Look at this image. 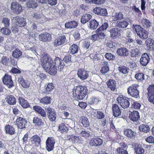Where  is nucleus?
Listing matches in <instances>:
<instances>
[{
  "mask_svg": "<svg viewBox=\"0 0 154 154\" xmlns=\"http://www.w3.org/2000/svg\"><path fill=\"white\" fill-rule=\"evenodd\" d=\"M138 86L136 84H134L130 86L128 89V93L129 95L135 98L139 97Z\"/></svg>",
  "mask_w": 154,
  "mask_h": 154,
  "instance_id": "obj_3",
  "label": "nucleus"
},
{
  "mask_svg": "<svg viewBox=\"0 0 154 154\" xmlns=\"http://www.w3.org/2000/svg\"><path fill=\"white\" fill-rule=\"evenodd\" d=\"M77 75L80 79L84 80L88 77L89 72L84 69L81 68L78 70Z\"/></svg>",
  "mask_w": 154,
  "mask_h": 154,
  "instance_id": "obj_10",
  "label": "nucleus"
},
{
  "mask_svg": "<svg viewBox=\"0 0 154 154\" xmlns=\"http://www.w3.org/2000/svg\"><path fill=\"white\" fill-rule=\"evenodd\" d=\"M71 55L69 54H67L63 58V61L66 63H70L71 61Z\"/></svg>",
  "mask_w": 154,
  "mask_h": 154,
  "instance_id": "obj_56",
  "label": "nucleus"
},
{
  "mask_svg": "<svg viewBox=\"0 0 154 154\" xmlns=\"http://www.w3.org/2000/svg\"><path fill=\"white\" fill-rule=\"evenodd\" d=\"M99 23V22L96 20H91L89 22V27L90 29H95L97 28Z\"/></svg>",
  "mask_w": 154,
  "mask_h": 154,
  "instance_id": "obj_31",
  "label": "nucleus"
},
{
  "mask_svg": "<svg viewBox=\"0 0 154 154\" xmlns=\"http://www.w3.org/2000/svg\"><path fill=\"white\" fill-rule=\"evenodd\" d=\"M124 134L128 137L130 138L134 137L135 133L130 129H125L124 131Z\"/></svg>",
  "mask_w": 154,
  "mask_h": 154,
  "instance_id": "obj_29",
  "label": "nucleus"
},
{
  "mask_svg": "<svg viewBox=\"0 0 154 154\" xmlns=\"http://www.w3.org/2000/svg\"><path fill=\"white\" fill-rule=\"evenodd\" d=\"M27 6L29 8H35L37 6V4L33 0H29L27 3Z\"/></svg>",
  "mask_w": 154,
  "mask_h": 154,
  "instance_id": "obj_49",
  "label": "nucleus"
},
{
  "mask_svg": "<svg viewBox=\"0 0 154 154\" xmlns=\"http://www.w3.org/2000/svg\"><path fill=\"white\" fill-rule=\"evenodd\" d=\"M18 82L21 84V86L25 88H28L30 85V82L28 80H24L23 77L20 76L18 78Z\"/></svg>",
  "mask_w": 154,
  "mask_h": 154,
  "instance_id": "obj_19",
  "label": "nucleus"
},
{
  "mask_svg": "<svg viewBox=\"0 0 154 154\" xmlns=\"http://www.w3.org/2000/svg\"><path fill=\"white\" fill-rule=\"evenodd\" d=\"M93 115L94 117L98 119H102L104 117L105 115L104 113L101 111L99 110H95V111L93 112Z\"/></svg>",
  "mask_w": 154,
  "mask_h": 154,
  "instance_id": "obj_33",
  "label": "nucleus"
},
{
  "mask_svg": "<svg viewBox=\"0 0 154 154\" xmlns=\"http://www.w3.org/2000/svg\"><path fill=\"white\" fill-rule=\"evenodd\" d=\"M55 140L53 137H48L46 141V148L49 152L53 150L54 148Z\"/></svg>",
  "mask_w": 154,
  "mask_h": 154,
  "instance_id": "obj_5",
  "label": "nucleus"
},
{
  "mask_svg": "<svg viewBox=\"0 0 154 154\" xmlns=\"http://www.w3.org/2000/svg\"><path fill=\"white\" fill-rule=\"evenodd\" d=\"M46 109L49 120L52 122L54 121L56 118V114L54 110L50 107H48Z\"/></svg>",
  "mask_w": 154,
  "mask_h": 154,
  "instance_id": "obj_13",
  "label": "nucleus"
},
{
  "mask_svg": "<svg viewBox=\"0 0 154 154\" xmlns=\"http://www.w3.org/2000/svg\"><path fill=\"white\" fill-rule=\"evenodd\" d=\"M113 113L115 117H118L119 116L121 113V111L119 106L116 104H114L112 106Z\"/></svg>",
  "mask_w": 154,
  "mask_h": 154,
  "instance_id": "obj_21",
  "label": "nucleus"
},
{
  "mask_svg": "<svg viewBox=\"0 0 154 154\" xmlns=\"http://www.w3.org/2000/svg\"><path fill=\"white\" fill-rule=\"evenodd\" d=\"M2 81L3 83L9 88H12L14 86V83L11 76L7 74H5L3 78Z\"/></svg>",
  "mask_w": 154,
  "mask_h": 154,
  "instance_id": "obj_7",
  "label": "nucleus"
},
{
  "mask_svg": "<svg viewBox=\"0 0 154 154\" xmlns=\"http://www.w3.org/2000/svg\"><path fill=\"white\" fill-rule=\"evenodd\" d=\"M54 88V84L52 83H50L48 84L47 87L43 91V93L45 94H49L50 93L51 90Z\"/></svg>",
  "mask_w": 154,
  "mask_h": 154,
  "instance_id": "obj_32",
  "label": "nucleus"
},
{
  "mask_svg": "<svg viewBox=\"0 0 154 154\" xmlns=\"http://www.w3.org/2000/svg\"><path fill=\"white\" fill-rule=\"evenodd\" d=\"M136 79L138 80L142 81L145 79L144 74L142 73H138L135 75Z\"/></svg>",
  "mask_w": 154,
  "mask_h": 154,
  "instance_id": "obj_54",
  "label": "nucleus"
},
{
  "mask_svg": "<svg viewBox=\"0 0 154 154\" xmlns=\"http://www.w3.org/2000/svg\"><path fill=\"white\" fill-rule=\"evenodd\" d=\"M0 61L4 65H8L10 64V60L8 57L4 56L2 53H0Z\"/></svg>",
  "mask_w": 154,
  "mask_h": 154,
  "instance_id": "obj_23",
  "label": "nucleus"
},
{
  "mask_svg": "<svg viewBox=\"0 0 154 154\" xmlns=\"http://www.w3.org/2000/svg\"><path fill=\"white\" fill-rule=\"evenodd\" d=\"M112 17L114 20L116 21L122 19L123 15L122 12L116 13Z\"/></svg>",
  "mask_w": 154,
  "mask_h": 154,
  "instance_id": "obj_46",
  "label": "nucleus"
},
{
  "mask_svg": "<svg viewBox=\"0 0 154 154\" xmlns=\"http://www.w3.org/2000/svg\"><path fill=\"white\" fill-rule=\"evenodd\" d=\"M117 151L119 154H128L127 151L121 147H118L117 149Z\"/></svg>",
  "mask_w": 154,
  "mask_h": 154,
  "instance_id": "obj_61",
  "label": "nucleus"
},
{
  "mask_svg": "<svg viewBox=\"0 0 154 154\" xmlns=\"http://www.w3.org/2000/svg\"><path fill=\"white\" fill-rule=\"evenodd\" d=\"M105 57L108 60H112L115 59V56L111 53H106L105 55Z\"/></svg>",
  "mask_w": 154,
  "mask_h": 154,
  "instance_id": "obj_57",
  "label": "nucleus"
},
{
  "mask_svg": "<svg viewBox=\"0 0 154 154\" xmlns=\"http://www.w3.org/2000/svg\"><path fill=\"white\" fill-rule=\"evenodd\" d=\"M54 63L56 67L58 68L60 67V69L63 68L64 63L62 62V60L59 58L57 57L54 59V62L52 61V64Z\"/></svg>",
  "mask_w": 154,
  "mask_h": 154,
  "instance_id": "obj_24",
  "label": "nucleus"
},
{
  "mask_svg": "<svg viewBox=\"0 0 154 154\" xmlns=\"http://www.w3.org/2000/svg\"><path fill=\"white\" fill-rule=\"evenodd\" d=\"M87 94L86 88L80 85L74 87L73 89V94L76 100L83 99Z\"/></svg>",
  "mask_w": 154,
  "mask_h": 154,
  "instance_id": "obj_2",
  "label": "nucleus"
},
{
  "mask_svg": "<svg viewBox=\"0 0 154 154\" xmlns=\"http://www.w3.org/2000/svg\"><path fill=\"white\" fill-rule=\"evenodd\" d=\"M118 104L124 109L128 108L130 105L129 99L123 97L122 96H119L117 98Z\"/></svg>",
  "mask_w": 154,
  "mask_h": 154,
  "instance_id": "obj_4",
  "label": "nucleus"
},
{
  "mask_svg": "<svg viewBox=\"0 0 154 154\" xmlns=\"http://www.w3.org/2000/svg\"><path fill=\"white\" fill-rule=\"evenodd\" d=\"M133 29L136 32L137 35L138 33H139V32L141 30V29L143 28L141 27L140 26L138 25H133Z\"/></svg>",
  "mask_w": 154,
  "mask_h": 154,
  "instance_id": "obj_59",
  "label": "nucleus"
},
{
  "mask_svg": "<svg viewBox=\"0 0 154 154\" xmlns=\"http://www.w3.org/2000/svg\"><path fill=\"white\" fill-rule=\"evenodd\" d=\"M11 20L13 22H16L17 25L20 27L24 26L26 25L25 19L21 17H13L11 19Z\"/></svg>",
  "mask_w": 154,
  "mask_h": 154,
  "instance_id": "obj_12",
  "label": "nucleus"
},
{
  "mask_svg": "<svg viewBox=\"0 0 154 154\" xmlns=\"http://www.w3.org/2000/svg\"><path fill=\"white\" fill-rule=\"evenodd\" d=\"M131 53V57H136L141 54L140 51L137 48L132 49Z\"/></svg>",
  "mask_w": 154,
  "mask_h": 154,
  "instance_id": "obj_45",
  "label": "nucleus"
},
{
  "mask_svg": "<svg viewBox=\"0 0 154 154\" xmlns=\"http://www.w3.org/2000/svg\"><path fill=\"white\" fill-rule=\"evenodd\" d=\"M129 117L132 121L136 122L140 119L139 113L137 111H133L132 112H130Z\"/></svg>",
  "mask_w": 154,
  "mask_h": 154,
  "instance_id": "obj_17",
  "label": "nucleus"
},
{
  "mask_svg": "<svg viewBox=\"0 0 154 154\" xmlns=\"http://www.w3.org/2000/svg\"><path fill=\"white\" fill-rule=\"evenodd\" d=\"M80 134L81 136L85 138L89 137L91 135L89 132L85 130H82Z\"/></svg>",
  "mask_w": 154,
  "mask_h": 154,
  "instance_id": "obj_55",
  "label": "nucleus"
},
{
  "mask_svg": "<svg viewBox=\"0 0 154 154\" xmlns=\"http://www.w3.org/2000/svg\"><path fill=\"white\" fill-rule=\"evenodd\" d=\"M119 70L123 74H126L128 72L129 69L126 67L122 66L119 67Z\"/></svg>",
  "mask_w": 154,
  "mask_h": 154,
  "instance_id": "obj_58",
  "label": "nucleus"
},
{
  "mask_svg": "<svg viewBox=\"0 0 154 154\" xmlns=\"http://www.w3.org/2000/svg\"><path fill=\"white\" fill-rule=\"evenodd\" d=\"M78 25L77 22L73 21L66 22L65 23V26L67 28H76Z\"/></svg>",
  "mask_w": 154,
  "mask_h": 154,
  "instance_id": "obj_30",
  "label": "nucleus"
},
{
  "mask_svg": "<svg viewBox=\"0 0 154 154\" xmlns=\"http://www.w3.org/2000/svg\"><path fill=\"white\" fill-rule=\"evenodd\" d=\"M141 23L144 27L146 29H148L152 26L150 21L146 18H143L141 20Z\"/></svg>",
  "mask_w": 154,
  "mask_h": 154,
  "instance_id": "obj_34",
  "label": "nucleus"
},
{
  "mask_svg": "<svg viewBox=\"0 0 154 154\" xmlns=\"http://www.w3.org/2000/svg\"><path fill=\"white\" fill-rule=\"evenodd\" d=\"M135 150L137 154H142L144 152V149L142 147L140 144L137 146L135 149Z\"/></svg>",
  "mask_w": 154,
  "mask_h": 154,
  "instance_id": "obj_50",
  "label": "nucleus"
},
{
  "mask_svg": "<svg viewBox=\"0 0 154 154\" xmlns=\"http://www.w3.org/2000/svg\"><path fill=\"white\" fill-rule=\"evenodd\" d=\"M87 3H91L98 5H101L103 4L105 2V0H85Z\"/></svg>",
  "mask_w": 154,
  "mask_h": 154,
  "instance_id": "obj_44",
  "label": "nucleus"
},
{
  "mask_svg": "<svg viewBox=\"0 0 154 154\" xmlns=\"http://www.w3.org/2000/svg\"><path fill=\"white\" fill-rule=\"evenodd\" d=\"M102 143V140L97 137L91 139L89 142V143L91 145L95 146H100Z\"/></svg>",
  "mask_w": 154,
  "mask_h": 154,
  "instance_id": "obj_18",
  "label": "nucleus"
},
{
  "mask_svg": "<svg viewBox=\"0 0 154 154\" xmlns=\"http://www.w3.org/2000/svg\"><path fill=\"white\" fill-rule=\"evenodd\" d=\"M12 110L13 113L15 115H19L20 113V111L19 110L17 107L13 106L12 107Z\"/></svg>",
  "mask_w": 154,
  "mask_h": 154,
  "instance_id": "obj_64",
  "label": "nucleus"
},
{
  "mask_svg": "<svg viewBox=\"0 0 154 154\" xmlns=\"http://www.w3.org/2000/svg\"><path fill=\"white\" fill-rule=\"evenodd\" d=\"M79 47L76 44L71 45L69 48V50L70 53L72 54H76L78 51Z\"/></svg>",
  "mask_w": 154,
  "mask_h": 154,
  "instance_id": "obj_41",
  "label": "nucleus"
},
{
  "mask_svg": "<svg viewBox=\"0 0 154 154\" xmlns=\"http://www.w3.org/2000/svg\"><path fill=\"white\" fill-rule=\"evenodd\" d=\"M109 26V25L107 23H104L97 30L96 32L103 31L104 30L107 29Z\"/></svg>",
  "mask_w": 154,
  "mask_h": 154,
  "instance_id": "obj_51",
  "label": "nucleus"
},
{
  "mask_svg": "<svg viewBox=\"0 0 154 154\" xmlns=\"http://www.w3.org/2000/svg\"><path fill=\"white\" fill-rule=\"evenodd\" d=\"M51 99L50 97H46L40 100V103L43 104H47L51 103Z\"/></svg>",
  "mask_w": 154,
  "mask_h": 154,
  "instance_id": "obj_48",
  "label": "nucleus"
},
{
  "mask_svg": "<svg viewBox=\"0 0 154 154\" xmlns=\"http://www.w3.org/2000/svg\"><path fill=\"white\" fill-rule=\"evenodd\" d=\"M22 54V52L19 49H16L12 52V56L15 58L17 59Z\"/></svg>",
  "mask_w": 154,
  "mask_h": 154,
  "instance_id": "obj_39",
  "label": "nucleus"
},
{
  "mask_svg": "<svg viewBox=\"0 0 154 154\" xmlns=\"http://www.w3.org/2000/svg\"><path fill=\"white\" fill-rule=\"evenodd\" d=\"M108 88L112 91H114L116 88V81L113 79H110L107 82Z\"/></svg>",
  "mask_w": 154,
  "mask_h": 154,
  "instance_id": "obj_22",
  "label": "nucleus"
},
{
  "mask_svg": "<svg viewBox=\"0 0 154 154\" xmlns=\"http://www.w3.org/2000/svg\"><path fill=\"white\" fill-rule=\"evenodd\" d=\"M97 34L98 41L99 42H101L103 41L106 37L105 34L102 31L96 32Z\"/></svg>",
  "mask_w": 154,
  "mask_h": 154,
  "instance_id": "obj_47",
  "label": "nucleus"
},
{
  "mask_svg": "<svg viewBox=\"0 0 154 154\" xmlns=\"http://www.w3.org/2000/svg\"><path fill=\"white\" fill-rule=\"evenodd\" d=\"M66 40V38L65 35H61L58 36L54 42V45L57 46L63 44L65 43Z\"/></svg>",
  "mask_w": 154,
  "mask_h": 154,
  "instance_id": "obj_16",
  "label": "nucleus"
},
{
  "mask_svg": "<svg viewBox=\"0 0 154 154\" xmlns=\"http://www.w3.org/2000/svg\"><path fill=\"white\" fill-rule=\"evenodd\" d=\"M80 121L81 122L84 127H88L89 125V121L88 120V119L87 117L85 116H82L81 117Z\"/></svg>",
  "mask_w": 154,
  "mask_h": 154,
  "instance_id": "obj_43",
  "label": "nucleus"
},
{
  "mask_svg": "<svg viewBox=\"0 0 154 154\" xmlns=\"http://www.w3.org/2000/svg\"><path fill=\"white\" fill-rule=\"evenodd\" d=\"M118 54L121 56H127L128 54V50L125 47H120L118 48L116 50Z\"/></svg>",
  "mask_w": 154,
  "mask_h": 154,
  "instance_id": "obj_20",
  "label": "nucleus"
},
{
  "mask_svg": "<svg viewBox=\"0 0 154 154\" xmlns=\"http://www.w3.org/2000/svg\"><path fill=\"white\" fill-rule=\"evenodd\" d=\"M68 130V128L63 123L61 124L58 126V131L62 133H66Z\"/></svg>",
  "mask_w": 154,
  "mask_h": 154,
  "instance_id": "obj_40",
  "label": "nucleus"
},
{
  "mask_svg": "<svg viewBox=\"0 0 154 154\" xmlns=\"http://www.w3.org/2000/svg\"><path fill=\"white\" fill-rule=\"evenodd\" d=\"M2 23L5 27H8L10 25V19L8 18L4 17L2 20Z\"/></svg>",
  "mask_w": 154,
  "mask_h": 154,
  "instance_id": "obj_52",
  "label": "nucleus"
},
{
  "mask_svg": "<svg viewBox=\"0 0 154 154\" xmlns=\"http://www.w3.org/2000/svg\"><path fill=\"white\" fill-rule=\"evenodd\" d=\"M11 8V10L17 14H19L22 11V7L16 2H12Z\"/></svg>",
  "mask_w": 154,
  "mask_h": 154,
  "instance_id": "obj_9",
  "label": "nucleus"
},
{
  "mask_svg": "<svg viewBox=\"0 0 154 154\" xmlns=\"http://www.w3.org/2000/svg\"><path fill=\"white\" fill-rule=\"evenodd\" d=\"M1 32L6 35H9L11 33L10 30L8 27H5L2 28L1 29Z\"/></svg>",
  "mask_w": 154,
  "mask_h": 154,
  "instance_id": "obj_53",
  "label": "nucleus"
},
{
  "mask_svg": "<svg viewBox=\"0 0 154 154\" xmlns=\"http://www.w3.org/2000/svg\"><path fill=\"white\" fill-rule=\"evenodd\" d=\"M109 32L110 33V35L111 37H115L119 36L121 35L120 33V30L117 28H114L110 29Z\"/></svg>",
  "mask_w": 154,
  "mask_h": 154,
  "instance_id": "obj_28",
  "label": "nucleus"
},
{
  "mask_svg": "<svg viewBox=\"0 0 154 154\" xmlns=\"http://www.w3.org/2000/svg\"><path fill=\"white\" fill-rule=\"evenodd\" d=\"M149 57L147 54L145 53L142 54L140 60L141 65L146 66L149 63Z\"/></svg>",
  "mask_w": 154,
  "mask_h": 154,
  "instance_id": "obj_14",
  "label": "nucleus"
},
{
  "mask_svg": "<svg viewBox=\"0 0 154 154\" xmlns=\"http://www.w3.org/2000/svg\"><path fill=\"white\" fill-rule=\"evenodd\" d=\"M116 24L118 26L122 28H126L129 24L126 20L118 21L117 22Z\"/></svg>",
  "mask_w": 154,
  "mask_h": 154,
  "instance_id": "obj_37",
  "label": "nucleus"
},
{
  "mask_svg": "<svg viewBox=\"0 0 154 154\" xmlns=\"http://www.w3.org/2000/svg\"><path fill=\"white\" fill-rule=\"evenodd\" d=\"M41 141V137L37 135H33L30 139V142L31 144L33 146L36 147L40 146Z\"/></svg>",
  "mask_w": 154,
  "mask_h": 154,
  "instance_id": "obj_6",
  "label": "nucleus"
},
{
  "mask_svg": "<svg viewBox=\"0 0 154 154\" xmlns=\"http://www.w3.org/2000/svg\"><path fill=\"white\" fill-rule=\"evenodd\" d=\"M137 35L141 38L145 39L148 37L149 33L146 30L143 28L141 29L139 33H137Z\"/></svg>",
  "mask_w": 154,
  "mask_h": 154,
  "instance_id": "obj_27",
  "label": "nucleus"
},
{
  "mask_svg": "<svg viewBox=\"0 0 154 154\" xmlns=\"http://www.w3.org/2000/svg\"><path fill=\"white\" fill-rule=\"evenodd\" d=\"M33 123L35 126H40L43 125V122L42 121V119L37 117H34L33 119Z\"/></svg>",
  "mask_w": 154,
  "mask_h": 154,
  "instance_id": "obj_42",
  "label": "nucleus"
},
{
  "mask_svg": "<svg viewBox=\"0 0 154 154\" xmlns=\"http://www.w3.org/2000/svg\"><path fill=\"white\" fill-rule=\"evenodd\" d=\"M148 91V101L154 105V85H150L147 88Z\"/></svg>",
  "mask_w": 154,
  "mask_h": 154,
  "instance_id": "obj_8",
  "label": "nucleus"
},
{
  "mask_svg": "<svg viewBox=\"0 0 154 154\" xmlns=\"http://www.w3.org/2000/svg\"><path fill=\"white\" fill-rule=\"evenodd\" d=\"M80 138L81 137L79 136H76L73 135L72 138V142L73 143H77L79 142Z\"/></svg>",
  "mask_w": 154,
  "mask_h": 154,
  "instance_id": "obj_62",
  "label": "nucleus"
},
{
  "mask_svg": "<svg viewBox=\"0 0 154 154\" xmlns=\"http://www.w3.org/2000/svg\"><path fill=\"white\" fill-rule=\"evenodd\" d=\"M16 123L17 127L19 128H26L27 126L26 120L20 117H19L16 119Z\"/></svg>",
  "mask_w": 154,
  "mask_h": 154,
  "instance_id": "obj_11",
  "label": "nucleus"
},
{
  "mask_svg": "<svg viewBox=\"0 0 154 154\" xmlns=\"http://www.w3.org/2000/svg\"><path fill=\"white\" fill-rule=\"evenodd\" d=\"M139 128L140 131L146 133L149 132L150 130L149 125L146 124L140 125L139 126Z\"/></svg>",
  "mask_w": 154,
  "mask_h": 154,
  "instance_id": "obj_38",
  "label": "nucleus"
},
{
  "mask_svg": "<svg viewBox=\"0 0 154 154\" xmlns=\"http://www.w3.org/2000/svg\"><path fill=\"white\" fill-rule=\"evenodd\" d=\"M6 101L10 105H14L16 103V100L14 97L12 95H8L6 98Z\"/></svg>",
  "mask_w": 154,
  "mask_h": 154,
  "instance_id": "obj_25",
  "label": "nucleus"
},
{
  "mask_svg": "<svg viewBox=\"0 0 154 154\" xmlns=\"http://www.w3.org/2000/svg\"><path fill=\"white\" fill-rule=\"evenodd\" d=\"M51 35L50 34L45 32L39 35L38 39L41 41L46 42L50 41L51 38Z\"/></svg>",
  "mask_w": 154,
  "mask_h": 154,
  "instance_id": "obj_15",
  "label": "nucleus"
},
{
  "mask_svg": "<svg viewBox=\"0 0 154 154\" xmlns=\"http://www.w3.org/2000/svg\"><path fill=\"white\" fill-rule=\"evenodd\" d=\"M5 129L6 134L11 135L14 134L15 133V130L14 127L9 125H6L5 127Z\"/></svg>",
  "mask_w": 154,
  "mask_h": 154,
  "instance_id": "obj_36",
  "label": "nucleus"
},
{
  "mask_svg": "<svg viewBox=\"0 0 154 154\" xmlns=\"http://www.w3.org/2000/svg\"><path fill=\"white\" fill-rule=\"evenodd\" d=\"M82 44L83 47L86 49L88 48L90 46V42L88 40L83 41L82 42Z\"/></svg>",
  "mask_w": 154,
  "mask_h": 154,
  "instance_id": "obj_60",
  "label": "nucleus"
},
{
  "mask_svg": "<svg viewBox=\"0 0 154 154\" xmlns=\"http://www.w3.org/2000/svg\"><path fill=\"white\" fill-rule=\"evenodd\" d=\"M18 101L20 104L23 108H26L29 107V105L28 102L22 97H20L18 99Z\"/></svg>",
  "mask_w": 154,
  "mask_h": 154,
  "instance_id": "obj_26",
  "label": "nucleus"
},
{
  "mask_svg": "<svg viewBox=\"0 0 154 154\" xmlns=\"http://www.w3.org/2000/svg\"><path fill=\"white\" fill-rule=\"evenodd\" d=\"M146 141L150 143H154V137L151 136H149L146 139Z\"/></svg>",
  "mask_w": 154,
  "mask_h": 154,
  "instance_id": "obj_63",
  "label": "nucleus"
},
{
  "mask_svg": "<svg viewBox=\"0 0 154 154\" xmlns=\"http://www.w3.org/2000/svg\"><path fill=\"white\" fill-rule=\"evenodd\" d=\"M91 16L89 14H84L81 17V22L82 23H85L91 18Z\"/></svg>",
  "mask_w": 154,
  "mask_h": 154,
  "instance_id": "obj_35",
  "label": "nucleus"
},
{
  "mask_svg": "<svg viewBox=\"0 0 154 154\" xmlns=\"http://www.w3.org/2000/svg\"><path fill=\"white\" fill-rule=\"evenodd\" d=\"M41 65L44 69L49 74L55 75L57 73V69L53 63L52 64V60L48 54H45L41 60Z\"/></svg>",
  "mask_w": 154,
  "mask_h": 154,
  "instance_id": "obj_1",
  "label": "nucleus"
}]
</instances>
